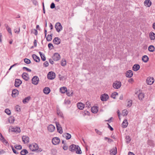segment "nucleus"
Here are the masks:
<instances>
[{"label":"nucleus","instance_id":"56","mask_svg":"<svg viewBox=\"0 0 155 155\" xmlns=\"http://www.w3.org/2000/svg\"><path fill=\"white\" fill-rule=\"evenodd\" d=\"M23 69H26V71H28V72H30L31 71V70L30 69H29L26 67H23Z\"/></svg>","mask_w":155,"mask_h":155},{"label":"nucleus","instance_id":"54","mask_svg":"<svg viewBox=\"0 0 155 155\" xmlns=\"http://www.w3.org/2000/svg\"><path fill=\"white\" fill-rule=\"evenodd\" d=\"M64 103L67 104H69L71 103V101L69 100L65 99L64 101Z\"/></svg>","mask_w":155,"mask_h":155},{"label":"nucleus","instance_id":"9","mask_svg":"<svg viewBox=\"0 0 155 155\" xmlns=\"http://www.w3.org/2000/svg\"><path fill=\"white\" fill-rule=\"evenodd\" d=\"M109 98V96L107 94H104L101 96V99L102 101H106Z\"/></svg>","mask_w":155,"mask_h":155},{"label":"nucleus","instance_id":"59","mask_svg":"<svg viewBox=\"0 0 155 155\" xmlns=\"http://www.w3.org/2000/svg\"><path fill=\"white\" fill-rule=\"evenodd\" d=\"M44 65L45 67H47L48 66V62L47 61H45L44 63Z\"/></svg>","mask_w":155,"mask_h":155},{"label":"nucleus","instance_id":"14","mask_svg":"<svg viewBox=\"0 0 155 155\" xmlns=\"http://www.w3.org/2000/svg\"><path fill=\"white\" fill-rule=\"evenodd\" d=\"M22 140L24 143H28L29 142V138L26 136H23L22 137Z\"/></svg>","mask_w":155,"mask_h":155},{"label":"nucleus","instance_id":"23","mask_svg":"<svg viewBox=\"0 0 155 155\" xmlns=\"http://www.w3.org/2000/svg\"><path fill=\"white\" fill-rule=\"evenodd\" d=\"M18 93V91L16 89H14L13 90L12 93V96L13 97H16V95H17Z\"/></svg>","mask_w":155,"mask_h":155},{"label":"nucleus","instance_id":"25","mask_svg":"<svg viewBox=\"0 0 155 155\" xmlns=\"http://www.w3.org/2000/svg\"><path fill=\"white\" fill-rule=\"evenodd\" d=\"M149 37L151 40H154L155 39V34L152 32L149 33Z\"/></svg>","mask_w":155,"mask_h":155},{"label":"nucleus","instance_id":"47","mask_svg":"<svg viewBox=\"0 0 155 155\" xmlns=\"http://www.w3.org/2000/svg\"><path fill=\"white\" fill-rule=\"evenodd\" d=\"M24 61L27 64H29L31 63V61L27 58H25L24 59Z\"/></svg>","mask_w":155,"mask_h":155},{"label":"nucleus","instance_id":"41","mask_svg":"<svg viewBox=\"0 0 155 155\" xmlns=\"http://www.w3.org/2000/svg\"><path fill=\"white\" fill-rule=\"evenodd\" d=\"M126 142L128 143L131 141V139L129 136H127L126 137Z\"/></svg>","mask_w":155,"mask_h":155},{"label":"nucleus","instance_id":"44","mask_svg":"<svg viewBox=\"0 0 155 155\" xmlns=\"http://www.w3.org/2000/svg\"><path fill=\"white\" fill-rule=\"evenodd\" d=\"M15 149L18 150H20L22 149V147L20 145H15Z\"/></svg>","mask_w":155,"mask_h":155},{"label":"nucleus","instance_id":"7","mask_svg":"<svg viewBox=\"0 0 155 155\" xmlns=\"http://www.w3.org/2000/svg\"><path fill=\"white\" fill-rule=\"evenodd\" d=\"M154 80L153 77H148L147 78L146 82L149 85L152 84L154 82Z\"/></svg>","mask_w":155,"mask_h":155},{"label":"nucleus","instance_id":"20","mask_svg":"<svg viewBox=\"0 0 155 155\" xmlns=\"http://www.w3.org/2000/svg\"><path fill=\"white\" fill-rule=\"evenodd\" d=\"M140 68V65L138 64H135L133 67V70L134 71H137Z\"/></svg>","mask_w":155,"mask_h":155},{"label":"nucleus","instance_id":"62","mask_svg":"<svg viewBox=\"0 0 155 155\" xmlns=\"http://www.w3.org/2000/svg\"><path fill=\"white\" fill-rule=\"evenodd\" d=\"M16 110L18 111H20V108L19 107V106L18 105H17L16 107Z\"/></svg>","mask_w":155,"mask_h":155},{"label":"nucleus","instance_id":"29","mask_svg":"<svg viewBox=\"0 0 155 155\" xmlns=\"http://www.w3.org/2000/svg\"><path fill=\"white\" fill-rule=\"evenodd\" d=\"M110 152L111 155H115L117 153L116 148L115 147V149H112L110 150Z\"/></svg>","mask_w":155,"mask_h":155},{"label":"nucleus","instance_id":"42","mask_svg":"<svg viewBox=\"0 0 155 155\" xmlns=\"http://www.w3.org/2000/svg\"><path fill=\"white\" fill-rule=\"evenodd\" d=\"M91 107V103L89 101H87L85 104V107L87 108H90Z\"/></svg>","mask_w":155,"mask_h":155},{"label":"nucleus","instance_id":"37","mask_svg":"<svg viewBox=\"0 0 155 155\" xmlns=\"http://www.w3.org/2000/svg\"><path fill=\"white\" fill-rule=\"evenodd\" d=\"M8 120L10 123H13L15 121L14 117L13 116L10 117L9 118Z\"/></svg>","mask_w":155,"mask_h":155},{"label":"nucleus","instance_id":"33","mask_svg":"<svg viewBox=\"0 0 155 155\" xmlns=\"http://www.w3.org/2000/svg\"><path fill=\"white\" fill-rule=\"evenodd\" d=\"M149 58L147 56L145 55L143 56L142 60L145 63L147 62Z\"/></svg>","mask_w":155,"mask_h":155},{"label":"nucleus","instance_id":"48","mask_svg":"<svg viewBox=\"0 0 155 155\" xmlns=\"http://www.w3.org/2000/svg\"><path fill=\"white\" fill-rule=\"evenodd\" d=\"M132 101L131 100H129L128 101L127 107H130L132 105Z\"/></svg>","mask_w":155,"mask_h":155},{"label":"nucleus","instance_id":"6","mask_svg":"<svg viewBox=\"0 0 155 155\" xmlns=\"http://www.w3.org/2000/svg\"><path fill=\"white\" fill-rule=\"evenodd\" d=\"M11 132H15L16 133H20L21 131L20 128L18 127H11V128L9 129Z\"/></svg>","mask_w":155,"mask_h":155},{"label":"nucleus","instance_id":"50","mask_svg":"<svg viewBox=\"0 0 155 155\" xmlns=\"http://www.w3.org/2000/svg\"><path fill=\"white\" fill-rule=\"evenodd\" d=\"M11 147L14 153L15 154H18V153L16 151L12 146L11 145Z\"/></svg>","mask_w":155,"mask_h":155},{"label":"nucleus","instance_id":"39","mask_svg":"<svg viewBox=\"0 0 155 155\" xmlns=\"http://www.w3.org/2000/svg\"><path fill=\"white\" fill-rule=\"evenodd\" d=\"M52 34H51L50 35H48L46 39L48 41H51L52 39Z\"/></svg>","mask_w":155,"mask_h":155},{"label":"nucleus","instance_id":"4","mask_svg":"<svg viewBox=\"0 0 155 155\" xmlns=\"http://www.w3.org/2000/svg\"><path fill=\"white\" fill-rule=\"evenodd\" d=\"M55 77V73L52 71L49 72L47 75V78L48 79L52 80Z\"/></svg>","mask_w":155,"mask_h":155},{"label":"nucleus","instance_id":"51","mask_svg":"<svg viewBox=\"0 0 155 155\" xmlns=\"http://www.w3.org/2000/svg\"><path fill=\"white\" fill-rule=\"evenodd\" d=\"M66 94L68 96H71L72 95L73 92L72 91L69 92L68 91H66Z\"/></svg>","mask_w":155,"mask_h":155},{"label":"nucleus","instance_id":"34","mask_svg":"<svg viewBox=\"0 0 155 155\" xmlns=\"http://www.w3.org/2000/svg\"><path fill=\"white\" fill-rule=\"evenodd\" d=\"M67 91V88L65 87H62L60 88V91L62 93H64Z\"/></svg>","mask_w":155,"mask_h":155},{"label":"nucleus","instance_id":"13","mask_svg":"<svg viewBox=\"0 0 155 155\" xmlns=\"http://www.w3.org/2000/svg\"><path fill=\"white\" fill-rule=\"evenodd\" d=\"M61 39L58 37H55L54 38L53 40V42L54 44L58 45L59 44L61 43Z\"/></svg>","mask_w":155,"mask_h":155},{"label":"nucleus","instance_id":"32","mask_svg":"<svg viewBox=\"0 0 155 155\" xmlns=\"http://www.w3.org/2000/svg\"><path fill=\"white\" fill-rule=\"evenodd\" d=\"M138 97L139 100H142L144 97V94L142 93H140L138 94Z\"/></svg>","mask_w":155,"mask_h":155},{"label":"nucleus","instance_id":"18","mask_svg":"<svg viewBox=\"0 0 155 155\" xmlns=\"http://www.w3.org/2000/svg\"><path fill=\"white\" fill-rule=\"evenodd\" d=\"M77 106L78 108L80 110H82L85 106L84 104L81 102L78 103Z\"/></svg>","mask_w":155,"mask_h":155},{"label":"nucleus","instance_id":"17","mask_svg":"<svg viewBox=\"0 0 155 155\" xmlns=\"http://www.w3.org/2000/svg\"><path fill=\"white\" fill-rule=\"evenodd\" d=\"M126 76L128 78L131 77L133 75V73L132 71L128 70L126 72Z\"/></svg>","mask_w":155,"mask_h":155},{"label":"nucleus","instance_id":"36","mask_svg":"<svg viewBox=\"0 0 155 155\" xmlns=\"http://www.w3.org/2000/svg\"><path fill=\"white\" fill-rule=\"evenodd\" d=\"M148 49L150 51L153 52L155 51V49L153 46L151 45L149 47Z\"/></svg>","mask_w":155,"mask_h":155},{"label":"nucleus","instance_id":"30","mask_svg":"<svg viewBox=\"0 0 155 155\" xmlns=\"http://www.w3.org/2000/svg\"><path fill=\"white\" fill-rule=\"evenodd\" d=\"M31 97L30 96L27 97L25 98L22 101V102L24 104H25L26 103H28V101L31 99Z\"/></svg>","mask_w":155,"mask_h":155},{"label":"nucleus","instance_id":"8","mask_svg":"<svg viewBox=\"0 0 155 155\" xmlns=\"http://www.w3.org/2000/svg\"><path fill=\"white\" fill-rule=\"evenodd\" d=\"M60 139L58 137L53 138L52 140V143L54 145L58 144L60 142Z\"/></svg>","mask_w":155,"mask_h":155},{"label":"nucleus","instance_id":"49","mask_svg":"<svg viewBox=\"0 0 155 155\" xmlns=\"http://www.w3.org/2000/svg\"><path fill=\"white\" fill-rule=\"evenodd\" d=\"M148 144L150 146H153L154 145L153 141L151 140H149L148 141Z\"/></svg>","mask_w":155,"mask_h":155},{"label":"nucleus","instance_id":"43","mask_svg":"<svg viewBox=\"0 0 155 155\" xmlns=\"http://www.w3.org/2000/svg\"><path fill=\"white\" fill-rule=\"evenodd\" d=\"M118 94L117 92H114L111 95V97L114 99L115 98L116 95H118Z\"/></svg>","mask_w":155,"mask_h":155},{"label":"nucleus","instance_id":"46","mask_svg":"<svg viewBox=\"0 0 155 155\" xmlns=\"http://www.w3.org/2000/svg\"><path fill=\"white\" fill-rule=\"evenodd\" d=\"M128 113L127 111L124 110H123L122 114L124 116H126Z\"/></svg>","mask_w":155,"mask_h":155},{"label":"nucleus","instance_id":"5","mask_svg":"<svg viewBox=\"0 0 155 155\" xmlns=\"http://www.w3.org/2000/svg\"><path fill=\"white\" fill-rule=\"evenodd\" d=\"M39 81V79L37 76H34L32 79V83L35 85H37Z\"/></svg>","mask_w":155,"mask_h":155},{"label":"nucleus","instance_id":"12","mask_svg":"<svg viewBox=\"0 0 155 155\" xmlns=\"http://www.w3.org/2000/svg\"><path fill=\"white\" fill-rule=\"evenodd\" d=\"M22 81L19 79H16L15 82V87H18L22 84Z\"/></svg>","mask_w":155,"mask_h":155},{"label":"nucleus","instance_id":"58","mask_svg":"<svg viewBox=\"0 0 155 155\" xmlns=\"http://www.w3.org/2000/svg\"><path fill=\"white\" fill-rule=\"evenodd\" d=\"M41 59L43 61H44L45 60L46 58H45V57L44 54H43V55H42V56H41Z\"/></svg>","mask_w":155,"mask_h":155},{"label":"nucleus","instance_id":"52","mask_svg":"<svg viewBox=\"0 0 155 155\" xmlns=\"http://www.w3.org/2000/svg\"><path fill=\"white\" fill-rule=\"evenodd\" d=\"M104 139L105 140H108V142L109 143H111L113 141V140L112 139H110V138L107 137H105L104 138Z\"/></svg>","mask_w":155,"mask_h":155},{"label":"nucleus","instance_id":"21","mask_svg":"<svg viewBox=\"0 0 155 155\" xmlns=\"http://www.w3.org/2000/svg\"><path fill=\"white\" fill-rule=\"evenodd\" d=\"M91 112L94 113H96L98 111V107L97 106H94L91 109Z\"/></svg>","mask_w":155,"mask_h":155},{"label":"nucleus","instance_id":"19","mask_svg":"<svg viewBox=\"0 0 155 155\" xmlns=\"http://www.w3.org/2000/svg\"><path fill=\"white\" fill-rule=\"evenodd\" d=\"M32 57L34 60L36 62H39L40 61L39 58L35 54L32 55Z\"/></svg>","mask_w":155,"mask_h":155},{"label":"nucleus","instance_id":"2","mask_svg":"<svg viewBox=\"0 0 155 155\" xmlns=\"http://www.w3.org/2000/svg\"><path fill=\"white\" fill-rule=\"evenodd\" d=\"M121 85V83L120 81H115L113 84V87L116 89H118L120 87Z\"/></svg>","mask_w":155,"mask_h":155},{"label":"nucleus","instance_id":"28","mask_svg":"<svg viewBox=\"0 0 155 155\" xmlns=\"http://www.w3.org/2000/svg\"><path fill=\"white\" fill-rule=\"evenodd\" d=\"M0 140H2L3 143H5L6 144L8 143V142L3 137L1 133H0Z\"/></svg>","mask_w":155,"mask_h":155},{"label":"nucleus","instance_id":"35","mask_svg":"<svg viewBox=\"0 0 155 155\" xmlns=\"http://www.w3.org/2000/svg\"><path fill=\"white\" fill-rule=\"evenodd\" d=\"M28 153V151L25 149H23L20 152L21 155H26Z\"/></svg>","mask_w":155,"mask_h":155},{"label":"nucleus","instance_id":"57","mask_svg":"<svg viewBox=\"0 0 155 155\" xmlns=\"http://www.w3.org/2000/svg\"><path fill=\"white\" fill-rule=\"evenodd\" d=\"M51 47H52L53 48H51V49H53L54 46H53V45L51 43H49L48 44V47L49 48H51Z\"/></svg>","mask_w":155,"mask_h":155},{"label":"nucleus","instance_id":"40","mask_svg":"<svg viewBox=\"0 0 155 155\" xmlns=\"http://www.w3.org/2000/svg\"><path fill=\"white\" fill-rule=\"evenodd\" d=\"M66 64V61L65 59H63L61 63V65L62 66H64Z\"/></svg>","mask_w":155,"mask_h":155},{"label":"nucleus","instance_id":"1","mask_svg":"<svg viewBox=\"0 0 155 155\" xmlns=\"http://www.w3.org/2000/svg\"><path fill=\"white\" fill-rule=\"evenodd\" d=\"M29 147L30 149L33 151H36V152H39L42 151V149L38 148V144L36 143L29 145Z\"/></svg>","mask_w":155,"mask_h":155},{"label":"nucleus","instance_id":"24","mask_svg":"<svg viewBox=\"0 0 155 155\" xmlns=\"http://www.w3.org/2000/svg\"><path fill=\"white\" fill-rule=\"evenodd\" d=\"M145 6H147L148 7H150L151 5L152 2L149 0H146L144 2Z\"/></svg>","mask_w":155,"mask_h":155},{"label":"nucleus","instance_id":"15","mask_svg":"<svg viewBox=\"0 0 155 155\" xmlns=\"http://www.w3.org/2000/svg\"><path fill=\"white\" fill-rule=\"evenodd\" d=\"M77 146L74 144H72L69 147V149L70 151L72 152H74L76 151V149L77 148Z\"/></svg>","mask_w":155,"mask_h":155},{"label":"nucleus","instance_id":"55","mask_svg":"<svg viewBox=\"0 0 155 155\" xmlns=\"http://www.w3.org/2000/svg\"><path fill=\"white\" fill-rule=\"evenodd\" d=\"M55 7V5L54 3L52 2L50 5V8L51 9H53Z\"/></svg>","mask_w":155,"mask_h":155},{"label":"nucleus","instance_id":"31","mask_svg":"<svg viewBox=\"0 0 155 155\" xmlns=\"http://www.w3.org/2000/svg\"><path fill=\"white\" fill-rule=\"evenodd\" d=\"M63 137H65L67 140H68L71 137V135L68 133H65L63 134Z\"/></svg>","mask_w":155,"mask_h":155},{"label":"nucleus","instance_id":"27","mask_svg":"<svg viewBox=\"0 0 155 155\" xmlns=\"http://www.w3.org/2000/svg\"><path fill=\"white\" fill-rule=\"evenodd\" d=\"M128 123L127 119H125L123 121L122 124V127L124 128L127 127L128 125Z\"/></svg>","mask_w":155,"mask_h":155},{"label":"nucleus","instance_id":"60","mask_svg":"<svg viewBox=\"0 0 155 155\" xmlns=\"http://www.w3.org/2000/svg\"><path fill=\"white\" fill-rule=\"evenodd\" d=\"M107 124L108 125V128L110 129V130L113 131L114 130L113 128L109 124L107 123Z\"/></svg>","mask_w":155,"mask_h":155},{"label":"nucleus","instance_id":"64","mask_svg":"<svg viewBox=\"0 0 155 155\" xmlns=\"http://www.w3.org/2000/svg\"><path fill=\"white\" fill-rule=\"evenodd\" d=\"M49 62L50 64H53L54 63V61H53L51 59H49Z\"/></svg>","mask_w":155,"mask_h":155},{"label":"nucleus","instance_id":"38","mask_svg":"<svg viewBox=\"0 0 155 155\" xmlns=\"http://www.w3.org/2000/svg\"><path fill=\"white\" fill-rule=\"evenodd\" d=\"M77 147H78L77 148V149H76V151H75L76 153L79 154H81L82 152L80 147L78 146H77Z\"/></svg>","mask_w":155,"mask_h":155},{"label":"nucleus","instance_id":"22","mask_svg":"<svg viewBox=\"0 0 155 155\" xmlns=\"http://www.w3.org/2000/svg\"><path fill=\"white\" fill-rule=\"evenodd\" d=\"M43 91L45 94H48L50 92V89L48 87H45L43 89Z\"/></svg>","mask_w":155,"mask_h":155},{"label":"nucleus","instance_id":"26","mask_svg":"<svg viewBox=\"0 0 155 155\" xmlns=\"http://www.w3.org/2000/svg\"><path fill=\"white\" fill-rule=\"evenodd\" d=\"M28 74L24 72L22 74V76L24 79L26 81H27L29 79V78L27 76Z\"/></svg>","mask_w":155,"mask_h":155},{"label":"nucleus","instance_id":"10","mask_svg":"<svg viewBox=\"0 0 155 155\" xmlns=\"http://www.w3.org/2000/svg\"><path fill=\"white\" fill-rule=\"evenodd\" d=\"M52 58L54 61H58L60 59V56L58 53H56L53 55Z\"/></svg>","mask_w":155,"mask_h":155},{"label":"nucleus","instance_id":"61","mask_svg":"<svg viewBox=\"0 0 155 155\" xmlns=\"http://www.w3.org/2000/svg\"><path fill=\"white\" fill-rule=\"evenodd\" d=\"M6 29L8 31V32H9V33H10L11 35H12V33L11 29L9 27L8 28Z\"/></svg>","mask_w":155,"mask_h":155},{"label":"nucleus","instance_id":"11","mask_svg":"<svg viewBox=\"0 0 155 155\" xmlns=\"http://www.w3.org/2000/svg\"><path fill=\"white\" fill-rule=\"evenodd\" d=\"M56 125L58 132L61 134L63 133V131L61 125L59 123L57 122H56Z\"/></svg>","mask_w":155,"mask_h":155},{"label":"nucleus","instance_id":"3","mask_svg":"<svg viewBox=\"0 0 155 155\" xmlns=\"http://www.w3.org/2000/svg\"><path fill=\"white\" fill-rule=\"evenodd\" d=\"M55 27L56 30L58 32H59L62 29V26L60 22L57 23L55 25Z\"/></svg>","mask_w":155,"mask_h":155},{"label":"nucleus","instance_id":"63","mask_svg":"<svg viewBox=\"0 0 155 155\" xmlns=\"http://www.w3.org/2000/svg\"><path fill=\"white\" fill-rule=\"evenodd\" d=\"M63 148L64 150H66L68 148V147L66 145H64L63 146Z\"/></svg>","mask_w":155,"mask_h":155},{"label":"nucleus","instance_id":"45","mask_svg":"<svg viewBox=\"0 0 155 155\" xmlns=\"http://www.w3.org/2000/svg\"><path fill=\"white\" fill-rule=\"evenodd\" d=\"M5 113L9 115H10L11 114L10 110H9V109L7 108L5 109Z\"/></svg>","mask_w":155,"mask_h":155},{"label":"nucleus","instance_id":"16","mask_svg":"<svg viewBox=\"0 0 155 155\" xmlns=\"http://www.w3.org/2000/svg\"><path fill=\"white\" fill-rule=\"evenodd\" d=\"M48 130L50 132H52L54 131L55 129L54 126L52 124L49 125L48 127Z\"/></svg>","mask_w":155,"mask_h":155},{"label":"nucleus","instance_id":"53","mask_svg":"<svg viewBox=\"0 0 155 155\" xmlns=\"http://www.w3.org/2000/svg\"><path fill=\"white\" fill-rule=\"evenodd\" d=\"M95 130L96 132V133L98 134L101 135L102 134V133L99 130H98L96 129H95Z\"/></svg>","mask_w":155,"mask_h":155}]
</instances>
